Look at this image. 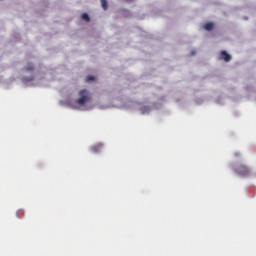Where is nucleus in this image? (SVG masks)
I'll return each instance as SVG.
<instances>
[{"instance_id": "obj_1", "label": "nucleus", "mask_w": 256, "mask_h": 256, "mask_svg": "<svg viewBox=\"0 0 256 256\" xmlns=\"http://www.w3.org/2000/svg\"><path fill=\"white\" fill-rule=\"evenodd\" d=\"M79 98L76 100L77 105H80V107H83L85 103L89 102V91L87 89H82L78 93Z\"/></svg>"}, {"instance_id": "obj_2", "label": "nucleus", "mask_w": 256, "mask_h": 256, "mask_svg": "<svg viewBox=\"0 0 256 256\" xmlns=\"http://www.w3.org/2000/svg\"><path fill=\"white\" fill-rule=\"evenodd\" d=\"M236 172L240 177H251V168L246 165H240L237 169Z\"/></svg>"}, {"instance_id": "obj_3", "label": "nucleus", "mask_w": 256, "mask_h": 256, "mask_svg": "<svg viewBox=\"0 0 256 256\" xmlns=\"http://www.w3.org/2000/svg\"><path fill=\"white\" fill-rule=\"evenodd\" d=\"M219 59L225 61L226 63H229V61H231L232 57L229 53H227V51L223 50L220 53Z\"/></svg>"}, {"instance_id": "obj_4", "label": "nucleus", "mask_w": 256, "mask_h": 256, "mask_svg": "<svg viewBox=\"0 0 256 256\" xmlns=\"http://www.w3.org/2000/svg\"><path fill=\"white\" fill-rule=\"evenodd\" d=\"M102 149H103V144L98 143V144L92 146V147L90 148V151H91L92 153H101Z\"/></svg>"}, {"instance_id": "obj_5", "label": "nucleus", "mask_w": 256, "mask_h": 256, "mask_svg": "<svg viewBox=\"0 0 256 256\" xmlns=\"http://www.w3.org/2000/svg\"><path fill=\"white\" fill-rule=\"evenodd\" d=\"M140 111L142 115H145L146 113L149 114V111H151V108H149V106H142L140 107Z\"/></svg>"}, {"instance_id": "obj_6", "label": "nucleus", "mask_w": 256, "mask_h": 256, "mask_svg": "<svg viewBox=\"0 0 256 256\" xmlns=\"http://www.w3.org/2000/svg\"><path fill=\"white\" fill-rule=\"evenodd\" d=\"M214 27H215V25L213 23L209 22V23L205 24L204 29L206 31H213Z\"/></svg>"}, {"instance_id": "obj_7", "label": "nucleus", "mask_w": 256, "mask_h": 256, "mask_svg": "<svg viewBox=\"0 0 256 256\" xmlns=\"http://www.w3.org/2000/svg\"><path fill=\"white\" fill-rule=\"evenodd\" d=\"M25 71H28V72L35 71V66L33 64L29 63L25 66Z\"/></svg>"}, {"instance_id": "obj_8", "label": "nucleus", "mask_w": 256, "mask_h": 256, "mask_svg": "<svg viewBox=\"0 0 256 256\" xmlns=\"http://www.w3.org/2000/svg\"><path fill=\"white\" fill-rule=\"evenodd\" d=\"M101 1V7L104 11H107L108 9V3H107V0H100Z\"/></svg>"}, {"instance_id": "obj_9", "label": "nucleus", "mask_w": 256, "mask_h": 256, "mask_svg": "<svg viewBox=\"0 0 256 256\" xmlns=\"http://www.w3.org/2000/svg\"><path fill=\"white\" fill-rule=\"evenodd\" d=\"M81 17H82V19H83L84 21H87V22L91 21V18L89 17V14H87V13H83V14L81 15Z\"/></svg>"}, {"instance_id": "obj_10", "label": "nucleus", "mask_w": 256, "mask_h": 256, "mask_svg": "<svg viewBox=\"0 0 256 256\" xmlns=\"http://www.w3.org/2000/svg\"><path fill=\"white\" fill-rule=\"evenodd\" d=\"M89 81H95V76H91V75L87 76L86 83H89Z\"/></svg>"}, {"instance_id": "obj_11", "label": "nucleus", "mask_w": 256, "mask_h": 256, "mask_svg": "<svg viewBox=\"0 0 256 256\" xmlns=\"http://www.w3.org/2000/svg\"><path fill=\"white\" fill-rule=\"evenodd\" d=\"M33 76H30L29 78H23L24 83H29V81H33Z\"/></svg>"}, {"instance_id": "obj_12", "label": "nucleus", "mask_w": 256, "mask_h": 256, "mask_svg": "<svg viewBox=\"0 0 256 256\" xmlns=\"http://www.w3.org/2000/svg\"><path fill=\"white\" fill-rule=\"evenodd\" d=\"M192 55H197V52H195V51H192Z\"/></svg>"}]
</instances>
